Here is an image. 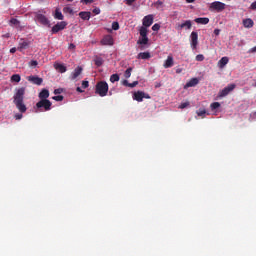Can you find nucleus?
Returning a JSON list of instances; mask_svg holds the SVG:
<instances>
[{
	"label": "nucleus",
	"instance_id": "obj_1",
	"mask_svg": "<svg viewBox=\"0 0 256 256\" xmlns=\"http://www.w3.org/2000/svg\"><path fill=\"white\" fill-rule=\"evenodd\" d=\"M25 87H21L16 89V92L13 96V103L16 105V108L20 113H26L27 112V106L25 105L24 99H25Z\"/></svg>",
	"mask_w": 256,
	"mask_h": 256
},
{
	"label": "nucleus",
	"instance_id": "obj_2",
	"mask_svg": "<svg viewBox=\"0 0 256 256\" xmlns=\"http://www.w3.org/2000/svg\"><path fill=\"white\" fill-rule=\"evenodd\" d=\"M95 93L96 95H99V97H107V93H109V84H107L106 81H99L96 84Z\"/></svg>",
	"mask_w": 256,
	"mask_h": 256
},
{
	"label": "nucleus",
	"instance_id": "obj_3",
	"mask_svg": "<svg viewBox=\"0 0 256 256\" xmlns=\"http://www.w3.org/2000/svg\"><path fill=\"white\" fill-rule=\"evenodd\" d=\"M51 103L49 99H43L36 103V109L38 113H43V111H51Z\"/></svg>",
	"mask_w": 256,
	"mask_h": 256
},
{
	"label": "nucleus",
	"instance_id": "obj_4",
	"mask_svg": "<svg viewBox=\"0 0 256 256\" xmlns=\"http://www.w3.org/2000/svg\"><path fill=\"white\" fill-rule=\"evenodd\" d=\"M210 11H217V13H221L225 9V3L220 1H215L210 4Z\"/></svg>",
	"mask_w": 256,
	"mask_h": 256
},
{
	"label": "nucleus",
	"instance_id": "obj_5",
	"mask_svg": "<svg viewBox=\"0 0 256 256\" xmlns=\"http://www.w3.org/2000/svg\"><path fill=\"white\" fill-rule=\"evenodd\" d=\"M235 87V84H229L228 86L219 91L218 97H220V99H222L223 97H227V95H229L231 91L235 90Z\"/></svg>",
	"mask_w": 256,
	"mask_h": 256
},
{
	"label": "nucleus",
	"instance_id": "obj_6",
	"mask_svg": "<svg viewBox=\"0 0 256 256\" xmlns=\"http://www.w3.org/2000/svg\"><path fill=\"white\" fill-rule=\"evenodd\" d=\"M65 27H67V22H65V21L58 22L51 29L52 35L59 33V31H63V29H65Z\"/></svg>",
	"mask_w": 256,
	"mask_h": 256
},
{
	"label": "nucleus",
	"instance_id": "obj_7",
	"mask_svg": "<svg viewBox=\"0 0 256 256\" xmlns=\"http://www.w3.org/2000/svg\"><path fill=\"white\" fill-rule=\"evenodd\" d=\"M27 81H29V83H32L33 85H43V78L37 75L28 76Z\"/></svg>",
	"mask_w": 256,
	"mask_h": 256
},
{
	"label": "nucleus",
	"instance_id": "obj_8",
	"mask_svg": "<svg viewBox=\"0 0 256 256\" xmlns=\"http://www.w3.org/2000/svg\"><path fill=\"white\" fill-rule=\"evenodd\" d=\"M190 39L192 49H197V45H199V34L193 31L190 35Z\"/></svg>",
	"mask_w": 256,
	"mask_h": 256
},
{
	"label": "nucleus",
	"instance_id": "obj_9",
	"mask_svg": "<svg viewBox=\"0 0 256 256\" xmlns=\"http://www.w3.org/2000/svg\"><path fill=\"white\" fill-rule=\"evenodd\" d=\"M101 45H108V46H113L115 41L113 40V36L111 35H106L102 38L100 41Z\"/></svg>",
	"mask_w": 256,
	"mask_h": 256
},
{
	"label": "nucleus",
	"instance_id": "obj_10",
	"mask_svg": "<svg viewBox=\"0 0 256 256\" xmlns=\"http://www.w3.org/2000/svg\"><path fill=\"white\" fill-rule=\"evenodd\" d=\"M143 27H151L153 25V15H147L143 18Z\"/></svg>",
	"mask_w": 256,
	"mask_h": 256
},
{
	"label": "nucleus",
	"instance_id": "obj_11",
	"mask_svg": "<svg viewBox=\"0 0 256 256\" xmlns=\"http://www.w3.org/2000/svg\"><path fill=\"white\" fill-rule=\"evenodd\" d=\"M81 73H83V68L81 66H78L77 68H75V70L72 72L70 76L71 81H75V79H77V77H79Z\"/></svg>",
	"mask_w": 256,
	"mask_h": 256
},
{
	"label": "nucleus",
	"instance_id": "obj_12",
	"mask_svg": "<svg viewBox=\"0 0 256 256\" xmlns=\"http://www.w3.org/2000/svg\"><path fill=\"white\" fill-rule=\"evenodd\" d=\"M192 27H193V23L191 22V20H186L182 24H178L177 29L178 30L191 29Z\"/></svg>",
	"mask_w": 256,
	"mask_h": 256
},
{
	"label": "nucleus",
	"instance_id": "obj_13",
	"mask_svg": "<svg viewBox=\"0 0 256 256\" xmlns=\"http://www.w3.org/2000/svg\"><path fill=\"white\" fill-rule=\"evenodd\" d=\"M36 19H37L38 23H41V25H49V19L46 18V16L43 14H38L36 16Z\"/></svg>",
	"mask_w": 256,
	"mask_h": 256
},
{
	"label": "nucleus",
	"instance_id": "obj_14",
	"mask_svg": "<svg viewBox=\"0 0 256 256\" xmlns=\"http://www.w3.org/2000/svg\"><path fill=\"white\" fill-rule=\"evenodd\" d=\"M174 63L175 62L173 60V56H168L163 64V67H164V69H169V68L173 67Z\"/></svg>",
	"mask_w": 256,
	"mask_h": 256
},
{
	"label": "nucleus",
	"instance_id": "obj_15",
	"mask_svg": "<svg viewBox=\"0 0 256 256\" xmlns=\"http://www.w3.org/2000/svg\"><path fill=\"white\" fill-rule=\"evenodd\" d=\"M243 26L245 29H251L253 25H255V22H253V19L251 18H246L242 21Z\"/></svg>",
	"mask_w": 256,
	"mask_h": 256
},
{
	"label": "nucleus",
	"instance_id": "obj_16",
	"mask_svg": "<svg viewBox=\"0 0 256 256\" xmlns=\"http://www.w3.org/2000/svg\"><path fill=\"white\" fill-rule=\"evenodd\" d=\"M229 63V57L224 56L218 61V67L219 69H224L225 66Z\"/></svg>",
	"mask_w": 256,
	"mask_h": 256
},
{
	"label": "nucleus",
	"instance_id": "obj_17",
	"mask_svg": "<svg viewBox=\"0 0 256 256\" xmlns=\"http://www.w3.org/2000/svg\"><path fill=\"white\" fill-rule=\"evenodd\" d=\"M134 101H138V103H141L143 101V91H137L133 94Z\"/></svg>",
	"mask_w": 256,
	"mask_h": 256
},
{
	"label": "nucleus",
	"instance_id": "obj_18",
	"mask_svg": "<svg viewBox=\"0 0 256 256\" xmlns=\"http://www.w3.org/2000/svg\"><path fill=\"white\" fill-rule=\"evenodd\" d=\"M196 85H199V78H192V79H190V80L186 83L185 87H186V88L195 87Z\"/></svg>",
	"mask_w": 256,
	"mask_h": 256
},
{
	"label": "nucleus",
	"instance_id": "obj_19",
	"mask_svg": "<svg viewBox=\"0 0 256 256\" xmlns=\"http://www.w3.org/2000/svg\"><path fill=\"white\" fill-rule=\"evenodd\" d=\"M29 48V42L21 39V41L18 44V51H23V49H28Z\"/></svg>",
	"mask_w": 256,
	"mask_h": 256
},
{
	"label": "nucleus",
	"instance_id": "obj_20",
	"mask_svg": "<svg viewBox=\"0 0 256 256\" xmlns=\"http://www.w3.org/2000/svg\"><path fill=\"white\" fill-rule=\"evenodd\" d=\"M79 17L83 19V21H89L91 19V12L82 11L79 13Z\"/></svg>",
	"mask_w": 256,
	"mask_h": 256
},
{
	"label": "nucleus",
	"instance_id": "obj_21",
	"mask_svg": "<svg viewBox=\"0 0 256 256\" xmlns=\"http://www.w3.org/2000/svg\"><path fill=\"white\" fill-rule=\"evenodd\" d=\"M149 44V37L147 36H140L137 45H148Z\"/></svg>",
	"mask_w": 256,
	"mask_h": 256
},
{
	"label": "nucleus",
	"instance_id": "obj_22",
	"mask_svg": "<svg viewBox=\"0 0 256 256\" xmlns=\"http://www.w3.org/2000/svg\"><path fill=\"white\" fill-rule=\"evenodd\" d=\"M38 97L40 100L49 99V90L42 89V91L39 93Z\"/></svg>",
	"mask_w": 256,
	"mask_h": 256
},
{
	"label": "nucleus",
	"instance_id": "obj_23",
	"mask_svg": "<svg viewBox=\"0 0 256 256\" xmlns=\"http://www.w3.org/2000/svg\"><path fill=\"white\" fill-rule=\"evenodd\" d=\"M194 21L195 23H198V25H207L209 23V18H196Z\"/></svg>",
	"mask_w": 256,
	"mask_h": 256
},
{
	"label": "nucleus",
	"instance_id": "obj_24",
	"mask_svg": "<svg viewBox=\"0 0 256 256\" xmlns=\"http://www.w3.org/2000/svg\"><path fill=\"white\" fill-rule=\"evenodd\" d=\"M54 67L56 71H59V73H65L67 71V67L63 64H55Z\"/></svg>",
	"mask_w": 256,
	"mask_h": 256
},
{
	"label": "nucleus",
	"instance_id": "obj_25",
	"mask_svg": "<svg viewBox=\"0 0 256 256\" xmlns=\"http://www.w3.org/2000/svg\"><path fill=\"white\" fill-rule=\"evenodd\" d=\"M138 59H151V53L149 52H140L137 56Z\"/></svg>",
	"mask_w": 256,
	"mask_h": 256
},
{
	"label": "nucleus",
	"instance_id": "obj_26",
	"mask_svg": "<svg viewBox=\"0 0 256 256\" xmlns=\"http://www.w3.org/2000/svg\"><path fill=\"white\" fill-rule=\"evenodd\" d=\"M12 83H19L21 81V75L19 74H13L11 76Z\"/></svg>",
	"mask_w": 256,
	"mask_h": 256
},
{
	"label": "nucleus",
	"instance_id": "obj_27",
	"mask_svg": "<svg viewBox=\"0 0 256 256\" xmlns=\"http://www.w3.org/2000/svg\"><path fill=\"white\" fill-rule=\"evenodd\" d=\"M54 17L56 19H58L59 21H63V19H64L63 13H61V11H59V9H56Z\"/></svg>",
	"mask_w": 256,
	"mask_h": 256
},
{
	"label": "nucleus",
	"instance_id": "obj_28",
	"mask_svg": "<svg viewBox=\"0 0 256 256\" xmlns=\"http://www.w3.org/2000/svg\"><path fill=\"white\" fill-rule=\"evenodd\" d=\"M139 33H140V37H145L147 36V33H148V30H147V27L145 26H142L139 30Z\"/></svg>",
	"mask_w": 256,
	"mask_h": 256
},
{
	"label": "nucleus",
	"instance_id": "obj_29",
	"mask_svg": "<svg viewBox=\"0 0 256 256\" xmlns=\"http://www.w3.org/2000/svg\"><path fill=\"white\" fill-rule=\"evenodd\" d=\"M94 63H95V65H96V67H101V65H103V58H101V57H96V58L94 59Z\"/></svg>",
	"mask_w": 256,
	"mask_h": 256
},
{
	"label": "nucleus",
	"instance_id": "obj_30",
	"mask_svg": "<svg viewBox=\"0 0 256 256\" xmlns=\"http://www.w3.org/2000/svg\"><path fill=\"white\" fill-rule=\"evenodd\" d=\"M120 77H119V74H112L110 76V82L111 83H117V81H119Z\"/></svg>",
	"mask_w": 256,
	"mask_h": 256
},
{
	"label": "nucleus",
	"instance_id": "obj_31",
	"mask_svg": "<svg viewBox=\"0 0 256 256\" xmlns=\"http://www.w3.org/2000/svg\"><path fill=\"white\" fill-rule=\"evenodd\" d=\"M10 25H13L14 27H19V25H21V22H19L17 18H11Z\"/></svg>",
	"mask_w": 256,
	"mask_h": 256
},
{
	"label": "nucleus",
	"instance_id": "obj_32",
	"mask_svg": "<svg viewBox=\"0 0 256 256\" xmlns=\"http://www.w3.org/2000/svg\"><path fill=\"white\" fill-rule=\"evenodd\" d=\"M219 107H221V103H219V102H214V103H212V104L210 105V109H211L212 111H215V109H219Z\"/></svg>",
	"mask_w": 256,
	"mask_h": 256
},
{
	"label": "nucleus",
	"instance_id": "obj_33",
	"mask_svg": "<svg viewBox=\"0 0 256 256\" xmlns=\"http://www.w3.org/2000/svg\"><path fill=\"white\" fill-rule=\"evenodd\" d=\"M207 114V111L205 110V109H199L198 111H197V115H198V117H205V115Z\"/></svg>",
	"mask_w": 256,
	"mask_h": 256
},
{
	"label": "nucleus",
	"instance_id": "obj_34",
	"mask_svg": "<svg viewBox=\"0 0 256 256\" xmlns=\"http://www.w3.org/2000/svg\"><path fill=\"white\" fill-rule=\"evenodd\" d=\"M131 71H133V68H128L126 69V71L124 72V77L126 79H129V77H131Z\"/></svg>",
	"mask_w": 256,
	"mask_h": 256
},
{
	"label": "nucleus",
	"instance_id": "obj_35",
	"mask_svg": "<svg viewBox=\"0 0 256 256\" xmlns=\"http://www.w3.org/2000/svg\"><path fill=\"white\" fill-rule=\"evenodd\" d=\"M190 103L189 102H183L179 105L178 109H187L189 107Z\"/></svg>",
	"mask_w": 256,
	"mask_h": 256
},
{
	"label": "nucleus",
	"instance_id": "obj_36",
	"mask_svg": "<svg viewBox=\"0 0 256 256\" xmlns=\"http://www.w3.org/2000/svg\"><path fill=\"white\" fill-rule=\"evenodd\" d=\"M112 29L113 31H119V22H113Z\"/></svg>",
	"mask_w": 256,
	"mask_h": 256
},
{
	"label": "nucleus",
	"instance_id": "obj_37",
	"mask_svg": "<svg viewBox=\"0 0 256 256\" xmlns=\"http://www.w3.org/2000/svg\"><path fill=\"white\" fill-rule=\"evenodd\" d=\"M160 29H161V25H159L158 23L152 26V31H159Z\"/></svg>",
	"mask_w": 256,
	"mask_h": 256
},
{
	"label": "nucleus",
	"instance_id": "obj_38",
	"mask_svg": "<svg viewBox=\"0 0 256 256\" xmlns=\"http://www.w3.org/2000/svg\"><path fill=\"white\" fill-rule=\"evenodd\" d=\"M52 99L54 101H63L64 97L62 95L53 96Z\"/></svg>",
	"mask_w": 256,
	"mask_h": 256
},
{
	"label": "nucleus",
	"instance_id": "obj_39",
	"mask_svg": "<svg viewBox=\"0 0 256 256\" xmlns=\"http://www.w3.org/2000/svg\"><path fill=\"white\" fill-rule=\"evenodd\" d=\"M205 60V56H203V54H198L196 56V61H204Z\"/></svg>",
	"mask_w": 256,
	"mask_h": 256
},
{
	"label": "nucleus",
	"instance_id": "obj_40",
	"mask_svg": "<svg viewBox=\"0 0 256 256\" xmlns=\"http://www.w3.org/2000/svg\"><path fill=\"white\" fill-rule=\"evenodd\" d=\"M87 87H89V81H82V89H87Z\"/></svg>",
	"mask_w": 256,
	"mask_h": 256
},
{
	"label": "nucleus",
	"instance_id": "obj_41",
	"mask_svg": "<svg viewBox=\"0 0 256 256\" xmlns=\"http://www.w3.org/2000/svg\"><path fill=\"white\" fill-rule=\"evenodd\" d=\"M137 85H139V81H134V82L130 83L128 87L133 89V87H137Z\"/></svg>",
	"mask_w": 256,
	"mask_h": 256
},
{
	"label": "nucleus",
	"instance_id": "obj_42",
	"mask_svg": "<svg viewBox=\"0 0 256 256\" xmlns=\"http://www.w3.org/2000/svg\"><path fill=\"white\" fill-rule=\"evenodd\" d=\"M61 93H63V90L61 88L54 90V95H61Z\"/></svg>",
	"mask_w": 256,
	"mask_h": 256
},
{
	"label": "nucleus",
	"instance_id": "obj_43",
	"mask_svg": "<svg viewBox=\"0 0 256 256\" xmlns=\"http://www.w3.org/2000/svg\"><path fill=\"white\" fill-rule=\"evenodd\" d=\"M92 12L94 13V15H99V14L101 13V9H99V8H94V9L92 10Z\"/></svg>",
	"mask_w": 256,
	"mask_h": 256
},
{
	"label": "nucleus",
	"instance_id": "obj_44",
	"mask_svg": "<svg viewBox=\"0 0 256 256\" xmlns=\"http://www.w3.org/2000/svg\"><path fill=\"white\" fill-rule=\"evenodd\" d=\"M15 119L17 120V121H19L20 119H23V114H19V113H17V114H15Z\"/></svg>",
	"mask_w": 256,
	"mask_h": 256
},
{
	"label": "nucleus",
	"instance_id": "obj_45",
	"mask_svg": "<svg viewBox=\"0 0 256 256\" xmlns=\"http://www.w3.org/2000/svg\"><path fill=\"white\" fill-rule=\"evenodd\" d=\"M95 0H81V3H85V5H89V3H93Z\"/></svg>",
	"mask_w": 256,
	"mask_h": 256
},
{
	"label": "nucleus",
	"instance_id": "obj_46",
	"mask_svg": "<svg viewBox=\"0 0 256 256\" xmlns=\"http://www.w3.org/2000/svg\"><path fill=\"white\" fill-rule=\"evenodd\" d=\"M30 65H31V67H37L38 62H37L36 60H32V61L30 62Z\"/></svg>",
	"mask_w": 256,
	"mask_h": 256
},
{
	"label": "nucleus",
	"instance_id": "obj_47",
	"mask_svg": "<svg viewBox=\"0 0 256 256\" xmlns=\"http://www.w3.org/2000/svg\"><path fill=\"white\" fill-rule=\"evenodd\" d=\"M250 9H252L253 11H256V1H254L251 6Z\"/></svg>",
	"mask_w": 256,
	"mask_h": 256
},
{
	"label": "nucleus",
	"instance_id": "obj_48",
	"mask_svg": "<svg viewBox=\"0 0 256 256\" xmlns=\"http://www.w3.org/2000/svg\"><path fill=\"white\" fill-rule=\"evenodd\" d=\"M122 85H124V87H129L130 83L127 80H123Z\"/></svg>",
	"mask_w": 256,
	"mask_h": 256
},
{
	"label": "nucleus",
	"instance_id": "obj_49",
	"mask_svg": "<svg viewBox=\"0 0 256 256\" xmlns=\"http://www.w3.org/2000/svg\"><path fill=\"white\" fill-rule=\"evenodd\" d=\"M143 99H151V96L145 92H143Z\"/></svg>",
	"mask_w": 256,
	"mask_h": 256
},
{
	"label": "nucleus",
	"instance_id": "obj_50",
	"mask_svg": "<svg viewBox=\"0 0 256 256\" xmlns=\"http://www.w3.org/2000/svg\"><path fill=\"white\" fill-rule=\"evenodd\" d=\"M135 1H137V0H126V4L133 5V3H135Z\"/></svg>",
	"mask_w": 256,
	"mask_h": 256
},
{
	"label": "nucleus",
	"instance_id": "obj_51",
	"mask_svg": "<svg viewBox=\"0 0 256 256\" xmlns=\"http://www.w3.org/2000/svg\"><path fill=\"white\" fill-rule=\"evenodd\" d=\"M248 53H256V46L252 47Z\"/></svg>",
	"mask_w": 256,
	"mask_h": 256
},
{
	"label": "nucleus",
	"instance_id": "obj_52",
	"mask_svg": "<svg viewBox=\"0 0 256 256\" xmlns=\"http://www.w3.org/2000/svg\"><path fill=\"white\" fill-rule=\"evenodd\" d=\"M220 33H221V30H220V29H215V30H214V35L217 36V35H219Z\"/></svg>",
	"mask_w": 256,
	"mask_h": 256
},
{
	"label": "nucleus",
	"instance_id": "obj_53",
	"mask_svg": "<svg viewBox=\"0 0 256 256\" xmlns=\"http://www.w3.org/2000/svg\"><path fill=\"white\" fill-rule=\"evenodd\" d=\"M176 73L179 75L180 73H183V68H177Z\"/></svg>",
	"mask_w": 256,
	"mask_h": 256
},
{
	"label": "nucleus",
	"instance_id": "obj_54",
	"mask_svg": "<svg viewBox=\"0 0 256 256\" xmlns=\"http://www.w3.org/2000/svg\"><path fill=\"white\" fill-rule=\"evenodd\" d=\"M76 91H77L78 93H84V90L81 89V87H77V88H76Z\"/></svg>",
	"mask_w": 256,
	"mask_h": 256
},
{
	"label": "nucleus",
	"instance_id": "obj_55",
	"mask_svg": "<svg viewBox=\"0 0 256 256\" xmlns=\"http://www.w3.org/2000/svg\"><path fill=\"white\" fill-rule=\"evenodd\" d=\"M10 53H17V48H15V47L11 48Z\"/></svg>",
	"mask_w": 256,
	"mask_h": 256
},
{
	"label": "nucleus",
	"instance_id": "obj_56",
	"mask_svg": "<svg viewBox=\"0 0 256 256\" xmlns=\"http://www.w3.org/2000/svg\"><path fill=\"white\" fill-rule=\"evenodd\" d=\"M69 49H75V44H70Z\"/></svg>",
	"mask_w": 256,
	"mask_h": 256
},
{
	"label": "nucleus",
	"instance_id": "obj_57",
	"mask_svg": "<svg viewBox=\"0 0 256 256\" xmlns=\"http://www.w3.org/2000/svg\"><path fill=\"white\" fill-rule=\"evenodd\" d=\"M186 3H195V0H186Z\"/></svg>",
	"mask_w": 256,
	"mask_h": 256
},
{
	"label": "nucleus",
	"instance_id": "obj_58",
	"mask_svg": "<svg viewBox=\"0 0 256 256\" xmlns=\"http://www.w3.org/2000/svg\"><path fill=\"white\" fill-rule=\"evenodd\" d=\"M156 5H163V2H161V1L158 0V1L156 2Z\"/></svg>",
	"mask_w": 256,
	"mask_h": 256
},
{
	"label": "nucleus",
	"instance_id": "obj_59",
	"mask_svg": "<svg viewBox=\"0 0 256 256\" xmlns=\"http://www.w3.org/2000/svg\"><path fill=\"white\" fill-rule=\"evenodd\" d=\"M67 1H69L70 3L73 2V0H67Z\"/></svg>",
	"mask_w": 256,
	"mask_h": 256
},
{
	"label": "nucleus",
	"instance_id": "obj_60",
	"mask_svg": "<svg viewBox=\"0 0 256 256\" xmlns=\"http://www.w3.org/2000/svg\"><path fill=\"white\" fill-rule=\"evenodd\" d=\"M254 116L256 117V112H254Z\"/></svg>",
	"mask_w": 256,
	"mask_h": 256
}]
</instances>
